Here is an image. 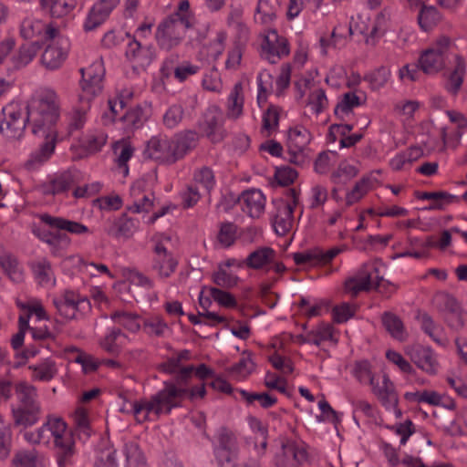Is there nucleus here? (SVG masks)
Listing matches in <instances>:
<instances>
[{
	"label": "nucleus",
	"mask_w": 467,
	"mask_h": 467,
	"mask_svg": "<svg viewBox=\"0 0 467 467\" xmlns=\"http://www.w3.org/2000/svg\"><path fill=\"white\" fill-rule=\"evenodd\" d=\"M246 267L264 272L274 271L281 274L285 270L283 263L277 261L276 252L268 246L258 247L245 258Z\"/></svg>",
	"instance_id": "13"
},
{
	"label": "nucleus",
	"mask_w": 467,
	"mask_h": 467,
	"mask_svg": "<svg viewBox=\"0 0 467 467\" xmlns=\"http://www.w3.org/2000/svg\"><path fill=\"white\" fill-rule=\"evenodd\" d=\"M358 173V169L344 161L340 162L337 169L332 173L331 179L335 183H347L348 181L356 177Z\"/></svg>",
	"instance_id": "61"
},
{
	"label": "nucleus",
	"mask_w": 467,
	"mask_h": 467,
	"mask_svg": "<svg viewBox=\"0 0 467 467\" xmlns=\"http://www.w3.org/2000/svg\"><path fill=\"white\" fill-rule=\"evenodd\" d=\"M14 424L28 428L36 424L42 415L41 405H16L11 409Z\"/></svg>",
	"instance_id": "26"
},
{
	"label": "nucleus",
	"mask_w": 467,
	"mask_h": 467,
	"mask_svg": "<svg viewBox=\"0 0 467 467\" xmlns=\"http://www.w3.org/2000/svg\"><path fill=\"white\" fill-rule=\"evenodd\" d=\"M366 100L364 94H357L356 92H347L335 108V114L341 119H346L351 113L353 109L360 106Z\"/></svg>",
	"instance_id": "39"
},
{
	"label": "nucleus",
	"mask_w": 467,
	"mask_h": 467,
	"mask_svg": "<svg viewBox=\"0 0 467 467\" xmlns=\"http://www.w3.org/2000/svg\"><path fill=\"white\" fill-rule=\"evenodd\" d=\"M422 150L419 147H410L401 152L397 153L389 161L390 169L394 171H400L409 169L414 161L422 156Z\"/></svg>",
	"instance_id": "36"
},
{
	"label": "nucleus",
	"mask_w": 467,
	"mask_h": 467,
	"mask_svg": "<svg viewBox=\"0 0 467 467\" xmlns=\"http://www.w3.org/2000/svg\"><path fill=\"white\" fill-rule=\"evenodd\" d=\"M25 109V106L16 101H12L3 108L0 133L7 140H18L23 137L26 124L28 122V105L26 113Z\"/></svg>",
	"instance_id": "6"
},
{
	"label": "nucleus",
	"mask_w": 467,
	"mask_h": 467,
	"mask_svg": "<svg viewBox=\"0 0 467 467\" xmlns=\"http://www.w3.org/2000/svg\"><path fill=\"white\" fill-rule=\"evenodd\" d=\"M129 341L130 338L119 329H111L99 341V346L108 353L117 355Z\"/></svg>",
	"instance_id": "41"
},
{
	"label": "nucleus",
	"mask_w": 467,
	"mask_h": 467,
	"mask_svg": "<svg viewBox=\"0 0 467 467\" xmlns=\"http://www.w3.org/2000/svg\"><path fill=\"white\" fill-rule=\"evenodd\" d=\"M247 423L254 434V450L258 457H262L266 452L268 429L259 419L253 416L247 418Z\"/></svg>",
	"instance_id": "29"
},
{
	"label": "nucleus",
	"mask_w": 467,
	"mask_h": 467,
	"mask_svg": "<svg viewBox=\"0 0 467 467\" xmlns=\"http://www.w3.org/2000/svg\"><path fill=\"white\" fill-rule=\"evenodd\" d=\"M421 104L414 99H401L394 104V113L403 120L414 119L420 111Z\"/></svg>",
	"instance_id": "49"
},
{
	"label": "nucleus",
	"mask_w": 467,
	"mask_h": 467,
	"mask_svg": "<svg viewBox=\"0 0 467 467\" xmlns=\"http://www.w3.org/2000/svg\"><path fill=\"white\" fill-rule=\"evenodd\" d=\"M446 113L455 128L452 130L448 128H442L441 136L444 147L455 150L460 146L462 137L467 131V118L458 111L449 110Z\"/></svg>",
	"instance_id": "21"
},
{
	"label": "nucleus",
	"mask_w": 467,
	"mask_h": 467,
	"mask_svg": "<svg viewBox=\"0 0 467 467\" xmlns=\"http://www.w3.org/2000/svg\"><path fill=\"white\" fill-rule=\"evenodd\" d=\"M244 97L243 86L240 82L234 84L226 104V115L229 119H237L243 115Z\"/></svg>",
	"instance_id": "38"
},
{
	"label": "nucleus",
	"mask_w": 467,
	"mask_h": 467,
	"mask_svg": "<svg viewBox=\"0 0 467 467\" xmlns=\"http://www.w3.org/2000/svg\"><path fill=\"white\" fill-rule=\"evenodd\" d=\"M305 342L317 347L325 343L336 346L338 342V332L335 330L332 325L321 323L307 332Z\"/></svg>",
	"instance_id": "28"
},
{
	"label": "nucleus",
	"mask_w": 467,
	"mask_h": 467,
	"mask_svg": "<svg viewBox=\"0 0 467 467\" xmlns=\"http://www.w3.org/2000/svg\"><path fill=\"white\" fill-rule=\"evenodd\" d=\"M129 60L138 67L149 66L152 60V53L150 48L143 47L137 39L129 43L126 50Z\"/></svg>",
	"instance_id": "35"
},
{
	"label": "nucleus",
	"mask_w": 467,
	"mask_h": 467,
	"mask_svg": "<svg viewBox=\"0 0 467 467\" xmlns=\"http://www.w3.org/2000/svg\"><path fill=\"white\" fill-rule=\"evenodd\" d=\"M440 14L433 6H424L420 9L418 20L424 31L431 29L440 20Z\"/></svg>",
	"instance_id": "63"
},
{
	"label": "nucleus",
	"mask_w": 467,
	"mask_h": 467,
	"mask_svg": "<svg viewBox=\"0 0 467 467\" xmlns=\"http://www.w3.org/2000/svg\"><path fill=\"white\" fill-rule=\"evenodd\" d=\"M257 103L261 107L265 103L267 95L274 91V79L271 73L267 70H262L257 76Z\"/></svg>",
	"instance_id": "56"
},
{
	"label": "nucleus",
	"mask_w": 467,
	"mask_h": 467,
	"mask_svg": "<svg viewBox=\"0 0 467 467\" xmlns=\"http://www.w3.org/2000/svg\"><path fill=\"white\" fill-rule=\"evenodd\" d=\"M390 76L391 71L389 68L386 67H380L366 75L365 80L368 82L371 89L379 90L388 83Z\"/></svg>",
	"instance_id": "60"
},
{
	"label": "nucleus",
	"mask_w": 467,
	"mask_h": 467,
	"mask_svg": "<svg viewBox=\"0 0 467 467\" xmlns=\"http://www.w3.org/2000/svg\"><path fill=\"white\" fill-rule=\"evenodd\" d=\"M419 200H430L431 203L423 208L426 211L442 210L444 206L451 203L455 198L453 195L446 192H420L416 193Z\"/></svg>",
	"instance_id": "42"
},
{
	"label": "nucleus",
	"mask_w": 467,
	"mask_h": 467,
	"mask_svg": "<svg viewBox=\"0 0 467 467\" xmlns=\"http://www.w3.org/2000/svg\"><path fill=\"white\" fill-rule=\"evenodd\" d=\"M290 53L289 44L285 37L275 30H267L261 44V56L268 62L275 64Z\"/></svg>",
	"instance_id": "14"
},
{
	"label": "nucleus",
	"mask_w": 467,
	"mask_h": 467,
	"mask_svg": "<svg viewBox=\"0 0 467 467\" xmlns=\"http://www.w3.org/2000/svg\"><path fill=\"white\" fill-rule=\"evenodd\" d=\"M31 269L38 285L43 286L55 285V273L51 263L47 258H40L32 262Z\"/></svg>",
	"instance_id": "34"
},
{
	"label": "nucleus",
	"mask_w": 467,
	"mask_h": 467,
	"mask_svg": "<svg viewBox=\"0 0 467 467\" xmlns=\"http://www.w3.org/2000/svg\"><path fill=\"white\" fill-rule=\"evenodd\" d=\"M113 150L117 156L116 161L123 170L124 174H128L129 168L127 162L133 155L134 149L128 140H119L113 145Z\"/></svg>",
	"instance_id": "52"
},
{
	"label": "nucleus",
	"mask_w": 467,
	"mask_h": 467,
	"mask_svg": "<svg viewBox=\"0 0 467 467\" xmlns=\"http://www.w3.org/2000/svg\"><path fill=\"white\" fill-rule=\"evenodd\" d=\"M82 80L79 100L91 101L101 91V81L104 77V67L100 59L80 69Z\"/></svg>",
	"instance_id": "12"
},
{
	"label": "nucleus",
	"mask_w": 467,
	"mask_h": 467,
	"mask_svg": "<svg viewBox=\"0 0 467 467\" xmlns=\"http://www.w3.org/2000/svg\"><path fill=\"white\" fill-rule=\"evenodd\" d=\"M32 232L35 236L48 245L53 256L63 257L71 245V239L66 234L53 233L40 226H34Z\"/></svg>",
	"instance_id": "20"
},
{
	"label": "nucleus",
	"mask_w": 467,
	"mask_h": 467,
	"mask_svg": "<svg viewBox=\"0 0 467 467\" xmlns=\"http://www.w3.org/2000/svg\"><path fill=\"white\" fill-rule=\"evenodd\" d=\"M236 436L227 429H220L214 437L213 452L219 464L232 462L238 452Z\"/></svg>",
	"instance_id": "15"
},
{
	"label": "nucleus",
	"mask_w": 467,
	"mask_h": 467,
	"mask_svg": "<svg viewBox=\"0 0 467 467\" xmlns=\"http://www.w3.org/2000/svg\"><path fill=\"white\" fill-rule=\"evenodd\" d=\"M466 74V62L462 57L456 55L454 57L453 69L450 75L447 88L452 93H456L463 81V78Z\"/></svg>",
	"instance_id": "47"
},
{
	"label": "nucleus",
	"mask_w": 467,
	"mask_h": 467,
	"mask_svg": "<svg viewBox=\"0 0 467 467\" xmlns=\"http://www.w3.org/2000/svg\"><path fill=\"white\" fill-rule=\"evenodd\" d=\"M45 458L36 450L20 451L12 460L14 467H43Z\"/></svg>",
	"instance_id": "43"
},
{
	"label": "nucleus",
	"mask_w": 467,
	"mask_h": 467,
	"mask_svg": "<svg viewBox=\"0 0 467 467\" xmlns=\"http://www.w3.org/2000/svg\"><path fill=\"white\" fill-rule=\"evenodd\" d=\"M60 117L58 95L50 88L36 92L28 101V124L34 135L45 142L33 150L24 163L28 171L38 170L54 153L57 139V123Z\"/></svg>",
	"instance_id": "1"
},
{
	"label": "nucleus",
	"mask_w": 467,
	"mask_h": 467,
	"mask_svg": "<svg viewBox=\"0 0 467 467\" xmlns=\"http://www.w3.org/2000/svg\"><path fill=\"white\" fill-rule=\"evenodd\" d=\"M255 369L254 362L249 353H243L241 358L231 368V373L238 379L244 380L248 378Z\"/></svg>",
	"instance_id": "51"
},
{
	"label": "nucleus",
	"mask_w": 467,
	"mask_h": 467,
	"mask_svg": "<svg viewBox=\"0 0 467 467\" xmlns=\"http://www.w3.org/2000/svg\"><path fill=\"white\" fill-rule=\"evenodd\" d=\"M47 40H50V43L41 56V63L46 68L55 70L62 66L67 57L69 39L62 36L57 28H49Z\"/></svg>",
	"instance_id": "10"
},
{
	"label": "nucleus",
	"mask_w": 467,
	"mask_h": 467,
	"mask_svg": "<svg viewBox=\"0 0 467 467\" xmlns=\"http://www.w3.org/2000/svg\"><path fill=\"white\" fill-rule=\"evenodd\" d=\"M280 110L276 106H269L263 114L262 130L265 136H271L278 127Z\"/></svg>",
	"instance_id": "59"
},
{
	"label": "nucleus",
	"mask_w": 467,
	"mask_h": 467,
	"mask_svg": "<svg viewBox=\"0 0 467 467\" xmlns=\"http://www.w3.org/2000/svg\"><path fill=\"white\" fill-rule=\"evenodd\" d=\"M186 393L182 386L165 382L164 388L154 395L137 400L136 421L156 420L161 415L169 414L172 409L182 406Z\"/></svg>",
	"instance_id": "3"
},
{
	"label": "nucleus",
	"mask_w": 467,
	"mask_h": 467,
	"mask_svg": "<svg viewBox=\"0 0 467 467\" xmlns=\"http://www.w3.org/2000/svg\"><path fill=\"white\" fill-rule=\"evenodd\" d=\"M39 49L40 46L37 41L21 46L12 58L14 67L19 68L28 65L35 58Z\"/></svg>",
	"instance_id": "46"
},
{
	"label": "nucleus",
	"mask_w": 467,
	"mask_h": 467,
	"mask_svg": "<svg viewBox=\"0 0 467 467\" xmlns=\"http://www.w3.org/2000/svg\"><path fill=\"white\" fill-rule=\"evenodd\" d=\"M339 252L340 250L337 248H332L327 252H323L319 248H314L300 253H295L293 258L295 263L298 265L316 266L329 263Z\"/></svg>",
	"instance_id": "25"
},
{
	"label": "nucleus",
	"mask_w": 467,
	"mask_h": 467,
	"mask_svg": "<svg viewBox=\"0 0 467 467\" xmlns=\"http://www.w3.org/2000/svg\"><path fill=\"white\" fill-rule=\"evenodd\" d=\"M140 227V222L137 219L129 217L123 213L119 217L109 220L105 232L114 238H130Z\"/></svg>",
	"instance_id": "23"
},
{
	"label": "nucleus",
	"mask_w": 467,
	"mask_h": 467,
	"mask_svg": "<svg viewBox=\"0 0 467 467\" xmlns=\"http://www.w3.org/2000/svg\"><path fill=\"white\" fill-rule=\"evenodd\" d=\"M80 173L76 171H65L56 173L47 178L40 185V192L44 195H58L67 192V191L75 185L79 179Z\"/></svg>",
	"instance_id": "18"
},
{
	"label": "nucleus",
	"mask_w": 467,
	"mask_h": 467,
	"mask_svg": "<svg viewBox=\"0 0 467 467\" xmlns=\"http://www.w3.org/2000/svg\"><path fill=\"white\" fill-rule=\"evenodd\" d=\"M404 398L410 402L426 403L432 406L441 403V394L434 390L406 392Z\"/></svg>",
	"instance_id": "58"
},
{
	"label": "nucleus",
	"mask_w": 467,
	"mask_h": 467,
	"mask_svg": "<svg viewBox=\"0 0 467 467\" xmlns=\"http://www.w3.org/2000/svg\"><path fill=\"white\" fill-rule=\"evenodd\" d=\"M302 96L306 98V105L316 114L321 113L328 105L325 90L314 82H305Z\"/></svg>",
	"instance_id": "27"
},
{
	"label": "nucleus",
	"mask_w": 467,
	"mask_h": 467,
	"mask_svg": "<svg viewBox=\"0 0 467 467\" xmlns=\"http://www.w3.org/2000/svg\"><path fill=\"white\" fill-rule=\"evenodd\" d=\"M298 204L297 194L295 190H289L286 201H282L277 206V213L274 220V228L277 234L285 235L294 226L293 213Z\"/></svg>",
	"instance_id": "16"
},
{
	"label": "nucleus",
	"mask_w": 467,
	"mask_h": 467,
	"mask_svg": "<svg viewBox=\"0 0 467 467\" xmlns=\"http://www.w3.org/2000/svg\"><path fill=\"white\" fill-rule=\"evenodd\" d=\"M16 306L29 316L36 315L37 320L48 319V316L42 302L37 298H29L26 302L16 300Z\"/></svg>",
	"instance_id": "62"
},
{
	"label": "nucleus",
	"mask_w": 467,
	"mask_h": 467,
	"mask_svg": "<svg viewBox=\"0 0 467 467\" xmlns=\"http://www.w3.org/2000/svg\"><path fill=\"white\" fill-rule=\"evenodd\" d=\"M107 133L101 129L88 130L79 141V145L88 154L96 153L106 145Z\"/></svg>",
	"instance_id": "37"
},
{
	"label": "nucleus",
	"mask_w": 467,
	"mask_h": 467,
	"mask_svg": "<svg viewBox=\"0 0 467 467\" xmlns=\"http://www.w3.org/2000/svg\"><path fill=\"white\" fill-rule=\"evenodd\" d=\"M405 354L417 368L425 373L434 375L438 372V358L431 348L421 345H409L405 348Z\"/></svg>",
	"instance_id": "17"
},
{
	"label": "nucleus",
	"mask_w": 467,
	"mask_h": 467,
	"mask_svg": "<svg viewBox=\"0 0 467 467\" xmlns=\"http://www.w3.org/2000/svg\"><path fill=\"white\" fill-rule=\"evenodd\" d=\"M193 181L196 185L202 187L206 192H210L215 184L214 174L208 167H202L196 170Z\"/></svg>",
	"instance_id": "64"
},
{
	"label": "nucleus",
	"mask_w": 467,
	"mask_h": 467,
	"mask_svg": "<svg viewBox=\"0 0 467 467\" xmlns=\"http://www.w3.org/2000/svg\"><path fill=\"white\" fill-rule=\"evenodd\" d=\"M223 124V113L217 107H211L204 114L202 128L204 132L211 136Z\"/></svg>",
	"instance_id": "54"
},
{
	"label": "nucleus",
	"mask_w": 467,
	"mask_h": 467,
	"mask_svg": "<svg viewBox=\"0 0 467 467\" xmlns=\"http://www.w3.org/2000/svg\"><path fill=\"white\" fill-rule=\"evenodd\" d=\"M197 103L195 95L189 96L185 101L180 100L177 103L171 105L164 112L162 122L168 129L177 127L183 119L190 115L189 108L193 109Z\"/></svg>",
	"instance_id": "22"
},
{
	"label": "nucleus",
	"mask_w": 467,
	"mask_h": 467,
	"mask_svg": "<svg viewBox=\"0 0 467 467\" xmlns=\"http://www.w3.org/2000/svg\"><path fill=\"white\" fill-rule=\"evenodd\" d=\"M196 133L186 131L173 138L152 137L147 143L145 155L162 163H174L195 146Z\"/></svg>",
	"instance_id": "4"
},
{
	"label": "nucleus",
	"mask_w": 467,
	"mask_h": 467,
	"mask_svg": "<svg viewBox=\"0 0 467 467\" xmlns=\"http://www.w3.org/2000/svg\"><path fill=\"white\" fill-rule=\"evenodd\" d=\"M69 261L78 267V270L90 276H97L106 275L109 278H114V275L109 270L108 266L99 263H88L79 254H73L65 259Z\"/></svg>",
	"instance_id": "40"
},
{
	"label": "nucleus",
	"mask_w": 467,
	"mask_h": 467,
	"mask_svg": "<svg viewBox=\"0 0 467 467\" xmlns=\"http://www.w3.org/2000/svg\"><path fill=\"white\" fill-rule=\"evenodd\" d=\"M151 269L160 279L170 278L176 271L179 261L172 249L177 245V238L171 234L157 233L152 237Z\"/></svg>",
	"instance_id": "5"
},
{
	"label": "nucleus",
	"mask_w": 467,
	"mask_h": 467,
	"mask_svg": "<svg viewBox=\"0 0 467 467\" xmlns=\"http://www.w3.org/2000/svg\"><path fill=\"white\" fill-rule=\"evenodd\" d=\"M39 218L41 222L57 230L67 231L78 235L88 233V228L86 225L76 221L67 220L59 216H52L47 213L41 214Z\"/></svg>",
	"instance_id": "30"
},
{
	"label": "nucleus",
	"mask_w": 467,
	"mask_h": 467,
	"mask_svg": "<svg viewBox=\"0 0 467 467\" xmlns=\"http://www.w3.org/2000/svg\"><path fill=\"white\" fill-rule=\"evenodd\" d=\"M79 107L74 108L67 116L68 127L70 130H77L84 127L87 121V114L90 108L91 101L78 99Z\"/></svg>",
	"instance_id": "48"
},
{
	"label": "nucleus",
	"mask_w": 467,
	"mask_h": 467,
	"mask_svg": "<svg viewBox=\"0 0 467 467\" xmlns=\"http://www.w3.org/2000/svg\"><path fill=\"white\" fill-rule=\"evenodd\" d=\"M12 429L0 414V460H5L9 457L12 448Z\"/></svg>",
	"instance_id": "53"
},
{
	"label": "nucleus",
	"mask_w": 467,
	"mask_h": 467,
	"mask_svg": "<svg viewBox=\"0 0 467 467\" xmlns=\"http://www.w3.org/2000/svg\"><path fill=\"white\" fill-rule=\"evenodd\" d=\"M279 7V0H259L256 8V20L263 24H268L275 17Z\"/></svg>",
	"instance_id": "50"
},
{
	"label": "nucleus",
	"mask_w": 467,
	"mask_h": 467,
	"mask_svg": "<svg viewBox=\"0 0 467 467\" xmlns=\"http://www.w3.org/2000/svg\"><path fill=\"white\" fill-rule=\"evenodd\" d=\"M451 47L450 38L446 36L438 38L420 55L418 62L421 71L427 75H436L442 71L447 65Z\"/></svg>",
	"instance_id": "8"
},
{
	"label": "nucleus",
	"mask_w": 467,
	"mask_h": 467,
	"mask_svg": "<svg viewBox=\"0 0 467 467\" xmlns=\"http://www.w3.org/2000/svg\"><path fill=\"white\" fill-rule=\"evenodd\" d=\"M112 320L130 332H137L140 328L139 316L126 311H116L111 315Z\"/></svg>",
	"instance_id": "57"
},
{
	"label": "nucleus",
	"mask_w": 467,
	"mask_h": 467,
	"mask_svg": "<svg viewBox=\"0 0 467 467\" xmlns=\"http://www.w3.org/2000/svg\"><path fill=\"white\" fill-rule=\"evenodd\" d=\"M265 197L260 190L244 192L238 198L242 210L252 218H259L265 212Z\"/></svg>",
	"instance_id": "24"
},
{
	"label": "nucleus",
	"mask_w": 467,
	"mask_h": 467,
	"mask_svg": "<svg viewBox=\"0 0 467 467\" xmlns=\"http://www.w3.org/2000/svg\"><path fill=\"white\" fill-rule=\"evenodd\" d=\"M49 28H55L51 25H47L41 19L34 16L26 17L20 26V35L25 39H34L43 36L47 40V32Z\"/></svg>",
	"instance_id": "32"
},
{
	"label": "nucleus",
	"mask_w": 467,
	"mask_h": 467,
	"mask_svg": "<svg viewBox=\"0 0 467 467\" xmlns=\"http://www.w3.org/2000/svg\"><path fill=\"white\" fill-rule=\"evenodd\" d=\"M24 440L32 444H54L57 462L59 467L70 463L75 454V441L66 421L58 416L47 415L43 424L34 431L23 433Z\"/></svg>",
	"instance_id": "2"
},
{
	"label": "nucleus",
	"mask_w": 467,
	"mask_h": 467,
	"mask_svg": "<svg viewBox=\"0 0 467 467\" xmlns=\"http://www.w3.org/2000/svg\"><path fill=\"white\" fill-rule=\"evenodd\" d=\"M310 133L303 126L290 128L287 133V147L291 154L296 156L304 151L310 142Z\"/></svg>",
	"instance_id": "31"
},
{
	"label": "nucleus",
	"mask_w": 467,
	"mask_h": 467,
	"mask_svg": "<svg viewBox=\"0 0 467 467\" xmlns=\"http://www.w3.org/2000/svg\"><path fill=\"white\" fill-rule=\"evenodd\" d=\"M383 267L384 265L379 261L365 263L355 275L347 279L345 291L355 296L360 292L378 288L383 282L381 275Z\"/></svg>",
	"instance_id": "7"
},
{
	"label": "nucleus",
	"mask_w": 467,
	"mask_h": 467,
	"mask_svg": "<svg viewBox=\"0 0 467 467\" xmlns=\"http://www.w3.org/2000/svg\"><path fill=\"white\" fill-rule=\"evenodd\" d=\"M382 323L386 330L393 338L399 341H404L407 339L408 332L399 317L391 313H385L382 317Z\"/></svg>",
	"instance_id": "45"
},
{
	"label": "nucleus",
	"mask_w": 467,
	"mask_h": 467,
	"mask_svg": "<svg viewBox=\"0 0 467 467\" xmlns=\"http://www.w3.org/2000/svg\"><path fill=\"white\" fill-rule=\"evenodd\" d=\"M57 313L67 320L78 319L91 309L89 300L74 290H65L53 299Z\"/></svg>",
	"instance_id": "11"
},
{
	"label": "nucleus",
	"mask_w": 467,
	"mask_h": 467,
	"mask_svg": "<svg viewBox=\"0 0 467 467\" xmlns=\"http://www.w3.org/2000/svg\"><path fill=\"white\" fill-rule=\"evenodd\" d=\"M15 390L18 400L17 405H41L37 389L34 385L20 381L15 386Z\"/></svg>",
	"instance_id": "44"
},
{
	"label": "nucleus",
	"mask_w": 467,
	"mask_h": 467,
	"mask_svg": "<svg viewBox=\"0 0 467 467\" xmlns=\"http://www.w3.org/2000/svg\"><path fill=\"white\" fill-rule=\"evenodd\" d=\"M28 369L31 371L32 380L42 382L52 380L58 372L57 363L49 358L28 366Z\"/></svg>",
	"instance_id": "33"
},
{
	"label": "nucleus",
	"mask_w": 467,
	"mask_h": 467,
	"mask_svg": "<svg viewBox=\"0 0 467 467\" xmlns=\"http://www.w3.org/2000/svg\"><path fill=\"white\" fill-rule=\"evenodd\" d=\"M307 451L303 443L287 441L275 456L277 467H299L307 461Z\"/></svg>",
	"instance_id": "19"
},
{
	"label": "nucleus",
	"mask_w": 467,
	"mask_h": 467,
	"mask_svg": "<svg viewBox=\"0 0 467 467\" xmlns=\"http://www.w3.org/2000/svg\"><path fill=\"white\" fill-rule=\"evenodd\" d=\"M371 182L368 178H362L354 187L346 193L345 205L351 206L359 202L370 190Z\"/></svg>",
	"instance_id": "55"
},
{
	"label": "nucleus",
	"mask_w": 467,
	"mask_h": 467,
	"mask_svg": "<svg viewBox=\"0 0 467 467\" xmlns=\"http://www.w3.org/2000/svg\"><path fill=\"white\" fill-rule=\"evenodd\" d=\"M189 27L186 18L167 17L156 29L155 38L159 47L166 51L175 48L182 43Z\"/></svg>",
	"instance_id": "9"
}]
</instances>
